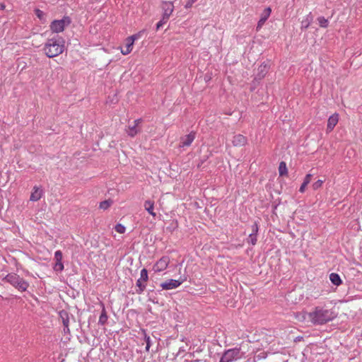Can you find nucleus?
Returning a JSON list of instances; mask_svg holds the SVG:
<instances>
[{
  "mask_svg": "<svg viewBox=\"0 0 362 362\" xmlns=\"http://www.w3.org/2000/svg\"><path fill=\"white\" fill-rule=\"evenodd\" d=\"M308 318L315 325L326 324L337 317V314L332 309L323 307H315L313 312L308 313Z\"/></svg>",
  "mask_w": 362,
  "mask_h": 362,
  "instance_id": "obj_1",
  "label": "nucleus"
},
{
  "mask_svg": "<svg viewBox=\"0 0 362 362\" xmlns=\"http://www.w3.org/2000/svg\"><path fill=\"white\" fill-rule=\"evenodd\" d=\"M64 40L56 36L47 40L45 45L44 51L47 57L52 58L57 57L64 52Z\"/></svg>",
  "mask_w": 362,
  "mask_h": 362,
  "instance_id": "obj_2",
  "label": "nucleus"
},
{
  "mask_svg": "<svg viewBox=\"0 0 362 362\" xmlns=\"http://www.w3.org/2000/svg\"><path fill=\"white\" fill-rule=\"evenodd\" d=\"M5 279L15 288L21 291H25L29 286V284L16 274L11 273L6 275Z\"/></svg>",
  "mask_w": 362,
  "mask_h": 362,
  "instance_id": "obj_3",
  "label": "nucleus"
},
{
  "mask_svg": "<svg viewBox=\"0 0 362 362\" xmlns=\"http://www.w3.org/2000/svg\"><path fill=\"white\" fill-rule=\"evenodd\" d=\"M71 23L69 16H65L61 20H54L50 24V30L56 33L64 31V28Z\"/></svg>",
  "mask_w": 362,
  "mask_h": 362,
  "instance_id": "obj_4",
  "label": "nucleus"
},
{
  "mask_svg": "<svg viewBox=\"0 0 362 362\" xmlns=\"http://www.w3.org/2000/svg\"><path fill=\"white\" fill-rule=\"evenodd\" d=\"M240 349L238 348L226 351L221 357L219 362H232L240 358Z\"/></svg>",
  "mask_w": 362,
  "mask_h": 362,
  "instance_id": "obj_5",
  "label": "nucleus"
},
{
  "mask_svg": "<svg viewBox=\"0 0 362 362\" xmlns=\"http://www.w3.org/2000/svg\"><path fill=\"white\" fill-rule=\"evenodd\" d=\"M187 280L186 276H180L179 279H169L165 282L160 284L163 290H170L179 287Z\"/></svg>",
  "mask_w": 362,
  "mask_h": 362,
  "instance_id": "obj_6",
  "label": "nucleus"
},
{
  "mask_svg": "<svg viewBox=\"0 0 362 362\" xmlns=\"http://www.w3.org/2000/svg\"><path fill=\"white\" fill-rule=\"evenodd\" d=\"M148 279V271L144 268L141 270L140 278L136 281V293L140 294L146 289V284L144 282H146Z\"/></svg>",
  "mask_w": 362,
  "mask_h": 362,
  "instance_id": "obj_7",
  "label": "nucleus"
},
{
  "mask_svg": "<svg viewBox=\"0 0 362 362\" xmlns=\"http://www.w3.org/2000/svg\"><path fill=\"white\" fill-rule=\"evenodd\" d=\"M271 13L272 9L270 7H267L263 11V12L261 14L260 18L257 23V25L256 28L257 31H259L262 28V27L264 25L265 22L269 18Z\"/></svg>",
  "mask_w": 362,
  "mask_h": 362,
  "instance_id": "obj_8",
  "label": "nucleus"
},
{
  "mask_svg": "<svg viewBox=\"0 0 362 362\" xmlns=\"http://www.w3.org/2000/svg\"><path fill=\"white\" fill-rule=\"evenodd\" d=\"M170 262V259L168 256L162 257L154 265V269L156 272H161L165 270Z\"/></svg>",
  "mask_w": 362,
  "mask_h": 362,
  "instance_id": "obj_9",
  "label": "nucleus"
},
{
  "mask_svg": "<svg viewBox=\"0 0 362 362\" xmlns=\"http://www.w3.org/2000/svg\"><path fill=\"white\" fill-rule=\"evenodd\" d=\"M269 71V66L266 64H262L257 69V73L255 75V81L257 83H260L261 81L265 77Z\"/></svg>",
  "mask_w": 362,
  "mask_h": 362,
  "instance_id": "obj_10",
  "label": "nucleus"
},
{
  "mask_svg": "<svg viewBox=\"0 0 362 362\" xmlns=\"http://www.w3.org/2000/svg\"><path fill=\"white\" fill-rule=\"evenodd\" d=\"M161 8L163 11V17L169 19L174 10V6L172 1H163Z\"/></svg>",
  "mask_w": 362,
  "mask_h": 362,
  "instance_id": "obj_11",
  "label": "nucleus"
},
{
  "mask_svg": "<svg viewBox=\"0 0 362 362\" xmlns=\"http://www.w3.org/2000/svg\"><path fill=\"white\" fill-rule=\"evenodd\" d=\"M194 139H195V133L194 132H191L189 134L185 135V136L181 138L180 146V147L189 146Z\"/></svg>",
  "mask_w": 362,
  "mask_h": 362,
  "instance_id": "obj_12",
  "label": "nucleus"
},
{
  "mask_svg": "<svg viewBox=\"0 0 362 362\" xmlns=\"http://www.w3.org/2000/svg\"><path fill=\"white\" fill-rule=\"evenodd\" d=\"M338 120L339 117L337 114H334L329 117L327 126V131L328 132L333 130L334 127L337 125Z\"/></svg>",
  "mask_w": 362,
  "mask_h": 362,
  "instance_id": "obj_13",
  "label": "nucleus"
},
{
  "mask_svg": "<svg viewBox=\"0 0 362 362\" xmlns=\"http://www.w3.org/2000/svg\"><path fill=\"white\" fill-rule=\"evenodd\" d=\"M235 146H243L247 143V138L242 134H237L233 136L232 141Z\"/></svg>",
  "mask_w": 362,
  "mask_h": 362,
  "instance_id": "obj_14",
  "label": "nucleus"
},
{
  "mask_svg": "<svg viewBox=\"0 0 362 362\" xmlns=\"http://www.w3.org/2000/svg\"><path fill=\"white\" fill-rule=\"evenodd\" d=\"M314 16L312 13L310 12L305 18L301 21L300 29L305 30L309 28L312 22L313 21Z\"/></svg>",
  "mask_w": 362,
  "mask_h": 362,
  "instance_id": "obj_15",
  "label": "nucleus"
},
{
  "mask_svg": "<svg viewBox=\"0 0 362 362\" xmlns=\"http://www.w3.org/2000/svg\"><path fill=\"white\" fill-rule=\"evenodd\" d=\"M42 195V190L38 187L35 186L31 193L30 200L33 202H37L40 199Z\"/></svg>",
  "mask_w": 362,
  "mask_h": 362,
  "instance_id": "obj_16",
  "label": "nucleus"
},
{
  "mask_svg": "<svg viewBox=\"0 0 362 362\" xmlns=\"http://www.w3.org/2000/svg\"><path fill=\"white\" fill-rule=\"evenodd\" d=\"M141 122V119H136L134 120V124L133 126L129 127V131H128V135L131 137H134L137 134V133L139 132V129H138V125Z\"/></svg>",
  "mask_w": 362,
  "mask_h": 362,
  "instance_id": "obj_17",
  "label": "nucleus"
},
{
  "mask_svg": "<svg viewBox=\"0 0 362 362\" xmlns=\"http://www.w3.org/2000/svg\"><path fill=\"white\" fill-rule=\"evenodd\" d=\"M59 317L62 319L64 327H67L69 322V315L67 311L62 310L59 313Z\"/></svg>",
  "mask_w": 362,
  "mask_h": 362,
  "instance_id": "obj_18",
  "label": "nucleus"
},
{
  "mask_svg": "<svg viewBox=\"0 0 362 362\" xmlns=\"http://www.w3.org/2000/svg\"><path fill=\"white\" fill-rule=\"evenodd\" d=\"M144 208L153 217L156 216V214L153 211L154 209V202L151 200H146L144 202Z\"/></svg>",
  "mask_w": 362,
  "mask_h": 362,
  "instance_id": "obj_19",
  "label": "nucleus"
},
{
  "mask_svg": "<svg viewBox=\"0 0 362 362\" xmlns=\"http://www.w3.org/2000/svg\"><path fill=\"white\" fill-rule=\"evenodd\" d=\"M102 306L103 308L99 317L98 323L101 325H105L107 322L108 316L104 305H102Z\"/></svg>",
  "mask_w": 362,
  "mask_h": 362,
  "instance_id": "obj_20",
  "label": "nucleus"
},
{
  "mask_svg": "<svg viewBox=\"0 0 362 362\" xmlns=\"http://www.w3.org/2000/svg\"><path fill=\"white\" fill-rule=\"evenodd\" d=\"M329 280L331 282L338 286L342 284V280L341 279L339 275L337 273H332L329 274Z\"/></svg>",
  "mask_w": 362,
  "mask_h": 362,
  "instance_id": "obj_21",
  "label": "nucleus"
},
{
  "mask_svg": "<svg viewBox=\"0 0 362 362\" xmlns=\"http://www.w3.org/2000/svg\"><path fill=\"white\" fill-rule=\"evenodd\" d=\"M133 45H134V43H132L131 41H129L128 39H126V45L121 49V52L122 53V54L127 55V54H129L132 50Z\"/></svg>",
  "mask_w": 362,
  "mask_h": 362,
  "instance_id": "obj_22",
  "label": "nucleus"
},
{
  "mask_svg": "<svg viewBox=\"0 0 362 362\" xmlns=\"http://www.w3.org/2000/svg\"><path fill=\"white\" fill-rule=\"evenodd\" d=\"M279 173L280 176H285L288 175V169L286 163L284 161H281L279 166Z\"/></svg>",
  "mask_w": 362,
  "mask_h": 362,
  "instance_id": "obj_23",
  "label": "nucleus"
},
{
  "mask_svg": "<svg viewBox=\"0 0 362 362\" xmlns=\"http://www.w3.org/2000/svg\"><path fill=\"white\" fill-rule=\"evenodd\" d=\"M35 14L37 16V17L42 22H45L46 21V15L45 13L40 10L39 8H35Z\"/></svg>",
  "mask_w": 362,
  "mask_h": 362,
  "instance_id": "obj_24",
  "label": "nucleus"
},
{
  "mask_svg": "<svg viewBox=\"0 0 362 362\" xmlns=\"http://www.w3.org/2000/svg\"><path fill=\"white\" fill-rule=\"evenodd\" d=\"M112 203L113 201L112 199L103 201L100 203V209L105 210L108 209L112 205Z\"/></svg>",
  "mask_w": 362,
  "mask_h": 362,
  "instance_id": "obj_25",
  "label": "nucleus"
},
{
  "mask_svg": "<svg viewBox=\"0 0 362 362\" xmlns=\"http://www.w3.org/2000/svg\"><path fill=\"white\" fill-rule=\"evenodd\" d=\"M317 21H318L319 25L321 28H326L328 27V25H329L328 20L326 19L325 17L320 16L317 18Z\"/></svg>",
  "mask_w": 362,
  "mask_h": 362,
  "instance_id": "obj_26",
  "label": "nucleus"
},
{
  "mask_svg": "<svg viewBox=\"0 0 362 362\" xmlns=\"http://www.w3.org/2000/svg\"><path fill=\"white\" fill-rule=\"evenodd\" d=\"M144 33V30L139 31V33L128 37L127 39H128L129 41H131L132 43H134L135 40H138L141 37Z\"/></svg>",
  "mask_w": 362,
  "mask_h": 362,
  "instance_id": "obj_27",
  "label": "nucleus"
},
{
  "mask_svg": "<svg viewBox=\"0 0 362 362\" xmlns=\"http://www.w3.org/2000/svg\"><path fill=\"white\" fill-rule=\"evenodd\" d=\"M62 252L61 250H57L54 253V260L56 262H62Z\"/></svg>",
  "mask_w": 362,
  "mask_h": 362,
  "instance_id": "obj_28",
  "label": "nucleus"
},
{
  "mask_svg": "<svg viewBox=\"0 0 362 362\" xmlns=\"http://www.w3.org/2000/svg\"><path fill=\"white\" fill-rule=\"evenodd\" d=\"M257 235L250 234L249 237H248V239H247V243H251L252 245H256L257 241Z\"/></svg>",
  "mask_w": 362,
  "mask_h": 362,
  "instance_id": "obj_29",
  "label": "nucleus"
},
{
  "mask_svg": "<svg viewBox=\"0 0 362 362\" xmlns=\"http://www.w3.org/2000/svg\"><path fill=\"white\" fill-rule=\"evenodd\" d=\"M144 341L146 344V350L148 351H149V349L151 346V340L149 336H148L146 334H144Z\"/></svg>",
  "mask_w": 362,
  "mask_h": 362,
  "instance_id": "obj_30",
  "label": "nucleus"
},
{
  "mask_svg": "<svg viewBox=\"0 0 362 362\" xmlns=\"http://www.w3.org/2000/svg\"><path fill=\"white\" fill-rule=\"evenodd\" d=\"M115 230L119 233H125V227L121 223H117L115 227Z\"/></svg>",
  "mask_w": 362,
  "mask_h": 362,
  "instance_id": "obj_31",
  "label": "nucleus"
},
{
  "mask_svg": "<svg viewBox=\"0 0 362 362\" xmlns=\"http://www.w3.org/2000/svg\"><path fill=\"white\" fill-rule=\"evenodd\" d=\"M168 18H164V17H162V19L156 24V30H158L160 28H162L163 25L168 22Z\"/></svg>",
  "mask_w": 362,
  "mask_h": 362,
  "instance_id": "obj_32",
  "label": "nucleus"
},
{
  "mask_svg": "<svg viewBox=\"0 0 362 362\" xmlns=\"http://www.w3.org/2000/svg\"><path fill=\"white\" fill-rule=\"evenodd\" d=\"M54 269L57 272H62L64 269V264L62 262H55Z\"/></svg>",
  "mask_w": 362,
  "mask_h": 362,
  "instance_id": "obj_33",
  "label": "nucleus"
},
{
  "mask_svg": "<svg viewBox=\"0 0 362 362\" xmlns=\"http://www.w3.org/2000/svg\"><path fill=\"white\" fill-rule=\"evenodd\" d=\"M322 183H323L322 180H317L315 182H314L313 184V188L314 189H319L320 187H322Z\"/></svg>",
  "mask_w": 362,
  "mask_h": 362,
  "instance_id": "obj_34",
  "label": "nucleus"
},
{
  "mask_svg": "<svg viewBox=\"0 0 362 362\" xmlns=\"http://www.w3.org/2000/svg\"><path fill=\"white\" fill-rule=\"evenodd\" d=\"M258 230H259L258 225H257V222H255V223L252 226V233H251L250 234L257 235V233H258Z\"/></svg>",
  "mask_w": 362,
  "mask_h": 362,
  "instance_id": "obj_35",
  "label": "nucleus"
},
{
  "mask_svg": "<svg viewBox=\"0 0 362 362\" xmlns=\"http://www.w3.org/2000/svg\"><path fill=\"white\" fill-rule=\"evenodd\" d=\"M311 177H312L311 174L306 175L303 182L308 185L310 182Z\"/></svg>",
  "mask_w": 362,
  "mask_h": 362,
  "instance_id": "obj_36",
  "label": "nucleus"
},
{
  "mask_svg": "<svg viewBox=\"0 0 362 362\" xmlns=\"http://www.w3.org/2000/svg\"><path fill=\"white\" fill-rule=\"evenodd\" d=\"M197 1V0H189V1L186 3V4H185V7L186 8H191V7L192 6L193 4H194Z\"/></svg>",
  "mask_w": 362,
  "mask_h": 362,
  "instance_id": "obj_37",
  "label": "nucleus"
},
{
  "mask_svg": "<svg viewBox=\"0 0 362 362\" xmlns=\"http://www.w3.org/2000/svg\"><path fill=\"white\" fill-rule=\"evenodd\" d=\"M307 185V184L303 182L300 187L299 192L301 193L304 192Z\"/></svg>",
  "mask_w": 362,
  "mask_h": 362,
  "instance_id": "obj_38",
  "label": "nucleus"
},
{
  "mask_svg": "<svg viewBox=\"0 0 362 362\" xmlns=\"http://www.w3.org/2000/svg\"><path fill=\"white\" fill-rule=\"evenodd\" d=\"M259 84V83H257V81H255V77L253 81H252V88H255Z\"/></svg>",
  "mask_w": 362,
  "mask_h": 362,
  "instance_id": "obj_39",
  "label": "nucleus"
},
{
  "mask_svg": "<svg viewBox=\"0 0 362 362\" xmlns=\"http://www.w3.org/2000/svg\"><path fill=\"white\" fill-rule=\"evenodd\" d=\"M208 158V156H205L203 159L201 160V162L198 164V167H200L205 160H206V159Z\"/></svg>",
  "mask_w": 362,
  "mask_h": 362,
  "instance_id": "obj_40",
  "label": "nucleus"
},
{
  "mask_svg": "<svg viewBox=\"0 0 362 362\" xmlns=\"http://www.w3.org/2000/svg\"><path fill=\"white\" fill-rule=\"evenodd\" d=\"M149 300H151V302H153L155 304H158V300L156 298L152 299L151 298H149Z\"/></svg>",
  "mask_w": 362,
  "mask_h": 362,
  "instance_id": "obj_41",
  "label": "nucleus"
},
{
  "mask_svg": "<svg viewBox=\"0 0 362 362\" xmlns=\"http://www.w3.org/2000/svg\"><path fill=\"white\" fill-rule=\"evenodd\" d=\"M64 332L65 333L69 332V326L67 327H64Z\"/></svg>",
  "mask_w": 362,
  "mask_h": 362,
  "instance_id": "obj_42",
  "label": "nucleus"
},
{
  "mask_svg": "<svg viewBox=\"0 0 362 362\" xmlns=\"http://www.w3.org/2000/svg\"><path fill=\"white\" fill-rule=\"evenodd\" d=\"M202 361L200 360H192L190 362H202Z\"/></svg>",
  "mask_w": 362,
  "mask_h": 362,
  "instance_id": "obj_43",
  "label": "nucleus"
},
{
  "mask_svg": "<svg viewBox=\"0 0 362 362\" xmlns=\"http://www.w3.org/2000/svg\"><path fill=\"white\" fill-rule=\"evenodd\" d=\"M189 356L190 357H194V353H189Z\"/></svg>",
  "mask_w": 362,
  "mask_h": 362,
  "instance_id": "obj_44",
  "label": "nucleus"
},
{
  "mask_svg": "<svg viewBox=\"0 0 362 362\" xmlns=\"http://www.w3.org/2000/svg\"><path fill=\"white\" fill-rule=\"evenodd\" d=\"M184 351L183 350H182L181 349L179 350L178 353L177 355H179L181 352Z\"/></svg>",
  "mask_w": 362,
  "mask_h": 362,
  "instance_id": "obj_45",
  "label": "nucleus"
}]
</instances>
